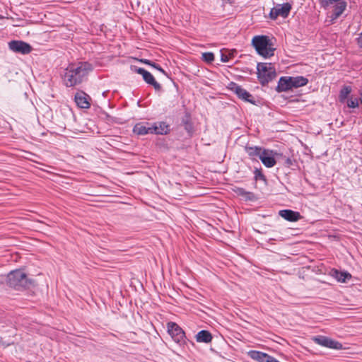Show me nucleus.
Listing matches in <instances>:
<instances>
[{
	"label": "nucleus",
	"instance_id": "obj_1",
	"mask_svg": "<svg viewBox=\"0 0 362 362\" xmlns=\"http://www.w3.org/2000/svg\"><path fill=\"white\" fill-rule=\"evenodd\" d=\"M93 69L88 62L70 63L64 70L62 80L66 87H74L88 79V76Z\"/></svg>",
	"mask_w": 362,
	"mask_h": 362
},
{
	"label": "nucleus",
	"instance_id": "obj_2",
	"mask_svg": "<svg viewBox=\"0 0 362 362\" xmlns=\"http://www.w3.org/2000/svg\"><path fill=\"white\" fill-rule=\"evenodd\" d=\"M7 284L16 290L30 288L36 286L35 281L29 279L21 269H16L8 274Z\"/></svg>",
	"mask_w": 362,
	"mask_h": 362
},
{
	"label": "nucleus",
	"instance_id": "obj_3",
	"mask_svg": "<svg viewBox=\"0 0 362 362\" xmlns=\"http://www.w3.org/2000/svg\"><path fill=\"white\" fill-rule=\"evenodd\" d=\"M252 45L260 56L269 58L274 55L276 48L269 36L255 35L252 39Z\"/></svg>",
	"mask_w": 362,
	"mask_h": 362
},
{
	"label": "nucleus",
	"instance_id": "obj_4",
	"mask_svg": "<svg viewBox=\"0 0 362 362\" xmlns=\"http://www.w3.org/2000/svg\"><path fill=\"white\" fill-rule=\"evenodd\" d=\"M257 78L263 86L267 85L276 77V72L274 66L271 63H258L257 65Z\"/></svg>",
	"mask_w": 362,
	"mask_h": 362
},
{
	"label": "nucleus",
	"instance_id": "obj_5",
	"mask_svg": "<svg viewBox=\"0 0 362 362\" xmlns=\"http://www.w3.org/2000/svg\"><path fill=\"white\" fill-rule=\"evenodd\" d=\"M168 332L171 336L175 342L180 345L185 343V332L184 330L175 322H169L167 324Z\"/></svg>",
	"mask_w": 362,
	"mask_h": 362
},
{
	"label": "nucleus",
	"instance_id": "obj_6",
	"mask_svg": "<svg viewBox=\"0 0 362 362\" xmlns=\"http://www.w3.org/2000/svg\"><path fill=\"white\" fill-rule=\"evenodd\" d=\"M228 88L236 94L238 98L245 102L250 103L252 105H256V100L248 91L243 88L240 86L235 82H230L228 84Z\"/></svg>",
	"mask_w": 362,
	"mask_h": 362
},
{
	"label": "nucleus",
	"instance_id": "obj_7",
	"mask_svg": "<svg viewBox=\"0 0 362 362\" xmlns=\"http://www.w3.org/2000/svg\"><path fill=\"white\" fill-rule=\"evenodd\" d=\"M291 8V5L289 3L277 4L276 6L271 9L269 17L272 20H276L279 16L286 18L288 16Z\"/></svg>",
	"mask_w": 362,
	"mask_h": 362
},
{
	"label": "nucleus",
	"instance_id": "obj_8",
	"mask_svg": "<svg viewBox=\"0 0 362 362\" xmlns=\"http://www.w3.org/2000/svg\"><path fill=\"white\" fill-rule=\"evenodd\" d=\"M279 156H282V154L274 153L272 150L263 149L259 159L265 167L272 168L276 163V159H278Z\"/></svg>",
	"mask_w": 362,
	"mask_h": 362
},
{
	"label": "nucleus",
	"instance_id": "obj_9",
	"mask_svg": "<svg viewBox=\"0 0 362 362\" xmlns=\"http://www.w3.org/2000/svg\"><path fill=\"white\" fill-rule=\"evenodd\" d=\"M313 341L325 347L340 350L343 348L342 344L325 336H316L313 338Z\"/></svg>",
	"mask_w": 362,
	"mask_h": 362
},
{
	"label": "nucleus",
	"instance_id": "obj_10",
	"mask_svg": "<svg viewBox=\"0 0 362 362\" xmlns=\"http://www.w3.org/2000/svg\"><path fill=\"white\" fill-rule=\"evenodd\" d=\"M8 47L9 49L13 52L16 53H21L22 54H28L33 50V48L30 44L21 40L11 41L8 43Z\"/></svg>",
	"mask_w": 362,
	"mask_h": 362
},
{
	"label": "nucleus",
	"instance_id": "obj_11",
	"mask_svg": "<svg viewBox=\"0 0 362 362\" xmlns=\"http://www.w3.org/2000/svg\"><path fill=\"white\" fill-rule=\"evenodd\" d=\"M89 100H90V96L83 90L77 92L74 97V100L77 106L83 109L90 107V103Z\"/></svg>",
	"mask_w": 362,
	"mask_h": 362
},
{
	"label": "nucleus",
	"instance_id": "obj_12",
	"mask_svg": "<svg viewBox=\"0 0 362 362\" xmlns=\"http://www.w3.org/2000/svg\"><path fill=\"white\" fill-rule=\"evenodd\" d=\"M347 4L344 0H340L333 6V11L331 14L330 21L332 23H334V21L337 20L346 10Z\"/></svg>",
	"mask_w": 362,
	"mask_h": 362
},
{
	"label": "nucleus",
	"instance_id": "obj_13",
	"mask_svg": "<svg viewBox=\"0 0 362 362\" xmlns=\"http://www.w3.org/2000/svg\"><path fill=\"white\" fill-rule=\"evenodd\" d=\"M279 214L286 221L291 222L298 221L302 218V216L298 211H295L291 209L281 210Z\"/></svg>",
	"mask_w": 362,
	"mask_h": 362
},
{
	"label": "nucleus",
	"instance_id": "obj_14",
	"mask_svg": "<svg viewBox=\"0 0 362 362\" xmlns=\"http://www.w3.org/2000/svg\"><path fill=\"white\" fill-rule=\"evenodd\" d=\"M292 88L291 76H282L279 80L276 90L278 93H281L291 90Z\"/></svg>",
	"mask_w": 362,
	"mask_h": 362
},
{
	"label": "nucleus",
	"instance_id": "obj_15",
	"mask_svg": "<svg viewBox=\"0 0 362 362\" xmlns=\"http://www.w3.org/2000/svg\"><path fill=\"white\" fill-rule=\"evenodd\" d=\"M151 129L152 134H167L170 131L169 124L165 122H155L151 124Z\"/></svg>",
	"mask_w": 362,
	"mask_h": 362
},
{
	"label": "nucleus",
	"instance_id": "obj_16",
	"mask_svg": "<svg viewBox=\"0 0 362 362\" xmlns=\"http://www.w3.org/2000/svg\"><path fill=\"white\" fill-rule=\"evenodd\" d=\"M133 132L137 135H146L152 134L151 125L139 122L135 124L133 128Z\"/></svg>",
	"mask_w": 362,
	"mask_h": 362
},
{
	"label": "nucleus",
	"instance_id": "obj_17",
	"mask_svg": "<svg viewBox=\"0 0 362 362\" xmlns=\"http://www.w3.org/2000/svg\"><path fill=\"white\" fill-rule=\"evenodd\" d=\"M181 124L189 134H192L194 132V125L192 122L191 114L188 111H185V115L182 118Z\"/></svg>",
	"mask_w": 362,
	"mask_h": 362
},
{
	"label": "nucleus",
	"instance_id": "obj_18",
	"mask_svg": "<svg viewBox=\"0 0 362 362\" xmlns=\"http://www.w3.org/2000/svg\"><path fill=\"white\" fill-rule=\"evenodd\" d=\"M196 341L199 343H209L211 341L213 337L208 330H201L195 336Z\"/></svg>",
	"mask_w": 362,
	"mask_h": 362
},
{
	"label": "nucleus",
	"instance_id": "obj_19",
	"mask_svg": "<svg viewBox=\"0 0 362 362\" xmlns=\"http://www.w3.org/2000/svg\"><path fill=\"white\" fill-rule=\"evenodd\" d=\"M142 77L144 81L146 83L152 86L156 91L161 90L162 86L155 80L153 76L150 72L146 71Z\"/></svg>",
	"mask_w": 362,
	"mask_h": 362
},
{
	"label": "nucleus",
	"instance_id": "obj_20",
	"mask_svg": "<svg viewBox=\"0 0 362 362\" xmlns=\"http://www.w3.org/2000/svg\"><path fill=\"white\" fill-rule=\"evenodd\" d=\"M245 151L252 160H257L260 158L263 149L259 146H245Z\"/></svg>",
	"mask_w": 362,
	"mask_h": 362
},
{
	"label": "nucleus",
	"instance_id": "obj_21",
	"mask_svg": "<svg viewBox=\"0 0 362 362\" xmlns=\"http://www.w3.org/2000/svg\"><path fill=\"white\" fill-rule=\"evenodd\" d=\"M332 276L339 282L344 283L351 279V275L347 272H340L337 269H332Z\"/></svg>",
	"mask_w": 362,
	"mask_h": 362
},
{
	"label": "nucleus",
	"instance_id": "obj_22",
	"mask_svg": "<svg viewBox=\"0 0 362 362\" xmlns=\"http://www.w3.org/2000/svg\"><path fill=\"white\" fill-rule=\"evenodd\" d=\"M235 192L238 195L241 196L246 201H254L256 199L254 193L247 192L243 188L238 187L235 190Z\"/></svg>",
	"mask_w": 362,
	"mask_h": 362
},
{
	"label": "nucleus",
	"instance_id": "obj_23",
	"mask_svg": "<svg viewBox=\"0 0 362 362\" xmlns=\"http://www.w3.org/2000/svg\"><path fill=\"white\" fill-rule=\"evenodd\" d=\"M308 79L304 76H298L296 77L291 76V83L293 88H299L307 85Z\"/></svg>",
	"mask_w": 362,
	"mask_h": 362
},
{
	"label": "nucleus",
	"instance_id": "obj_24",
	"mask_svg": "<svg viewBox=\"0 0 362 362\" xmlns=\"http://www.w3.org/2000/svg\"><path fill=\"white\" fill-rule=\"evenodd\" d=\"M351 92V86H344L339 93V101L341 103H344L345 100L348 98V95Z\"/></svg>",
	"mask_w": 362,
	"mask_h": 362
},
{
	"label": "nucleus",
	"instance_id": "obj_25",
	"mask_svg": "<svg viewBox=\"0 0 362 362\" xmlns=\"http://www.w3.org/2000/svg\"><path fill=\"white\" fill-rule=\"evenodd\" d=\"M254 174H255V180L256 181L257 180H262L264 181L265 183H267V177L266 176L262 173V169H258V168H255V171H254Z\"/></svg>",
	"mask_w": 362,
	"mask_h": 362
},
{
	"label": "nucleus",
	"instance_id": "obj_26",
	"mask_svg": "<svg viewBox=\"0 0 362 362\" xmlns=\"http://www.w3.org/2000/svg\"><path fill=\"white\" fill-rule=\"evenodd\" d=\"M340 0H320V3L322 7L327 8L331 5L336 4Z\"/></svg>",
	"mask_w": 362,
	"mask_h": 362
},
{
	"label": "nucleus",
	"instance_id": "obj_27",
	"mask_svg": "<svg viewBox=\"0 0 362 362\" xmlns=\"http://www.w3.org/2000/svg\"><path fill=\"white\" fill-rule=\"evenodd\" d=\"M202 59L207 63H211L214 60V54L212 52H204L202 54Z\"/></svg>",
	"mask_w": 362,
	"mask_h": 362
},
{
	"label": "nucleus",
	"instance_id": "obj_28",
	"mask_svg": "<svg viewBox=\"0 0 362 362\" xmlns=\"http://www.w3.org/2000/svg\"><path fill=\"white\" fill-rule=\"evenodd\" d=\"M347 106L349 107L355 108L358 106V100L356 98H353L352 97L348 99Z\"/></svg>",
	"mask_w": 362,
	"mask_h": 362
},
{
	"label": "nucleus",
	"instance_id": "obj_29",
	"mask_svg": "<svg viewBox=\"0 0 362 362\" xmlns=\"http://www.w3.org/2000/svg\"><path fill=\"white\" fill-rule=\"evenodd\" d=\"M130 69L131 71H132L133 72H135V73H137L139 74H141L142 75V76H144V73H146V70L144 69V68H141V67H137L135 65H132L130 66Z\"/></svg>",
	"mask_w": 362,
	"mask_h": 362
},
{
	"label": "nucleus",
	"instance_id": "obj_30",
	"mask_svg": "<svg viewBox=\"0 0 362 362\" xmlns=\"http://www.w3.org/2000/svg\"><path fill=\"white\" fill-rule=\"evenodd\" d=\"M130 69L131 71H132L133 72H135V73H137L139 74H141L142 75V76H144V73H146V70L144 69V68H141V67H137L135 65H132L130 66Z\"/></svg>",
	"mask_w": 362,
	"mask_h": 362
},
{
	"label": "nucleus",
	"instance_id": "obj_31",
	"mask_svg": "<svg viewBox=\"0 0 362 362\" xmlns=\"http://www.w3.org/2000/svg\"><path fill=\"white\" fill-rule=\"evenodd\" d=\"M282 158L283 160V165L287 168H289L291 165H293V160L290 158H287L285 156H280Z\"/></svg>",
	"mask_w": 362,
	"mask_h": 362
},
{
	"label": "nucleus",
	"instance_id": "obj_32",
	"mask_svg": "<svg viewBox=\"0 0 362 362\" xmlns=\"http://www.w3.org/2000/svg\"><path fill=\"white\" fill-rule=\"evenodd\" d=\"M151 66L158 70L159 71L163 73L164 75L168 76L167 72L158 64L153 62V63H152V64H151Z\"/></svg>",
	"mask_w": 362,
	"mask_h": 362
},
{
	"label": "nucleus",
	"instance_id": "obj_33",
	"mask_svg": "<svg viewBox=\"0 0 362 362\" xmlns=\"http://www.w3.org/2000/svg\"><path fill=\"white\" fill-rule=\"evenodd\" d=\"M221 60L223 62H227L230 60V57L227 54H225L223 53L221 54Z\"/></svg>",
	"mask_w": 362,
	"mask_h": 362
},
{
	"label": "nucleus",
	"instance_id": "obj_34",
	"mask_svg": "<svg viewBox=\"0 0 362 362\" xmlns=\"http://www.w3.org/2000/svg\"><path fill=\"white\" fill-rule=\"evenodd\" d=\"M357 45L359 47L362 48V32L359 34L356 39Z\"/></svg>",
	"mask_w": 362,
	"mask_h": 362
},
{
	"label": "nucleus",
	"instance_id": "obj_35",
	"mask_svg": "<svg viewBox=\"0 0 362 362\" xmlns=\"http://www.w3.org/2000/svg\"><path fill=\"white\" fill-rule=\"evenodd\" d=\"M139 61L141 63H144V64L149 65V66H151V64H152V63H153V62H152V61H151L149 59H141Z\"/></svg>",
	"mask_w": 362,
	"mask_h": 362
},
{
	"label": "nucleus",
	"instance_id": "obj_36",
	"mask_svg": "<svg viewBox=\"0 0 362 362\" xmlns=\"http://www.w3.org/2000/svg\"><path fill=\"white\" fill-rule=\"evenodd\" d=\"M228 56L230 57V59H231L233 57V54L232 53H230Z\"/></svg>",
	"mask_w": 362,
	"mask_h": 362
},
{
	"label": "nucleus",
	"instance_id": "obj_37",
	"mask_svg": "<svg viewBox=\"0 0 362 362\" xmlns=\"http://www.w3.org/2000/svg\"><path fill=\"white\" fill-rule=\"evenodd\" d=\"M360 100H361V103L362 104V91L361 92V98H360Z\"/></svg>",
	"mask_w": 362,
	"mask_h": 362
},
{
	"label": "nucleus",
	"instance_id": "obj_38",
	"mask_svg": "<svg viewBox=\"0 0 362 362\" xmlns=\"http://www.w3.org/2000/svg\"><path fill=\"white\" fill-rule=\"evenodd\" d=\"M27 362H31V361H27Z\"/></svg>",
	"mask_w": 362,
	"mask_h": 362
}]
</instances>
